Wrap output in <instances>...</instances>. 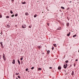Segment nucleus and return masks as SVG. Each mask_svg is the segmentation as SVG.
<instances>
[{"label":"nucleus","instance_id":"412c9836","mask_svg":"<svg viewBox=\"0 0 79 79\" xmlns=\"http://www.w3.org/2000/svg\"><path fill=\"white\" fill-rule=\"evenodd\" d=\"M38 69V70H40V71H41L42 70V69L41 68H39Z\"/></svg>","mask_w":79,"mask_h":79},{"label":"nucleus","instance_id":"dca6fc26","mask_svg":"<svg viewBox=\"0 0 79 79\" xmlns=\"http://www.w3.org/2000/svg\"><path fill=\"white\" fill-rule=\"evenodd\" d=\"M25 15H27H27H29V14H28V13L26 12L25 13Z\"/></svg>","mask_w":79,"mask_h":79},{"label":"nucleus","instance_id":"de8ad7c7","mask_svg":"<svg viewBox=\"0 0 79 79\" xmlns=\"http://www.w3.org/2000/svg\"><path fill=\"white\" fill-rule=\"evenodd\" d=\"M29 71H28V73H29Z\"/></svg>","mask_w":79,"mask_h":79},{"label":"nucleus","instance_id":"9d476101","mask_svg":"<svg viewBox=\"0 0 79 79\" xmlns=\"http://www.w3.org/2000/svg\"><path fill=\"white\" fill-rule=\"evenodd\" d=\"M61 29V27H59V28H57V30H60Z\"/></svg>","mask_w":79,"mask_h":79},{"label":"nucleus","instance_id":"ddd939ff","mask_svg":"<svg viewBox=\"0 0 79 79\" xmlns=\"http://www.w3.org/2000/svg\"><path fill=\"white\" fill-rule=\"evenodd\" d=\"M10 13H11V14H13V11H12V10H10Z\"/></svg>","mask_w":79,"mask_h":79},{"label":"nucleus","instance_id":"393cba45","mask_svg":"<svg viewBox=\"0 0 79 79\" xmlns=\"http://www.w3.org/2000/svg\"><path fill=\"white\" fill-rule=\"evenodd\" d=\"M18 14H16L15 15V16L16 17V16H18Z\"/></svg>","mask_w":79,"mask_h":79},{"label":"nucleus","instance_id":"7ed1b4c3","mask_svg":"<svg viewBox=\"0 0 79 79\" xmlns=\"http://www.w3.org/2000/svg\"><path fill=\"white\" fill-rule=\"evenodd\" d=\"M22 28H26V25H23L22 26Z\"/></svg>","mask_w":79,"mask_h":79},{"label":"nucleus","instance_id":"58836bf2","mask_svg":"<svg viewBox=\"0 0 79 79\" xmlns=\"http://www.w3.org/2000/svg\"><path fill=\"white\" fill-rule=\"evenodd\" d=\"M1 58H2V57H1V55H0V59H1Z\"/></svg>","mask_w":79,"mask_h":79},{"label":"nucleus","instance_id":"5701e85b","mask_svg":"<svg viewBox=\"0 0 79 79\" xmlns=\"http://www.w3.org/2000/svg\"><path fill=\"white\" fill-rule=\"evenodd\" d=\"M37 17V14H35L34 15V18H36Z\"/></svg>","mask_w":79,"mask_h":79},{"label":"nucleus","instance_id":"0eeeda50","mask_svg":"<svg viewBox=\"0 0 79 79\" xmlns=\"http://www.w3.org/2000/svg\"><path fill=\"white\" fill-rule=\"evenodd\" d=\"M12 63H13V64H15V59H14V60H13Z\"/></svg>","mask_w":79,"mask_h":79},{"label":"nucleus","instance_id":"9b49d317","mask_svg":"<svg viewBox=\"0 0 79 79\" xmlns=\"http://www.w3.org/2000/svg\"><path fill=\"white\" fill-rule=\"evenodd\" d=\"M67 24V26H68V27H69V23H68L67 24Z\"/></svg>","mask_w":79,"mask_h":79},{"label":"nucleus","instance_id":"4be33fe9","mask_svg":"<svg viewBox=\"0 0 79 79\" xmlns=\"http://www.w3.org/2000/svg\"><path fill=\"white\" fill-rule=\"evenodd\" d=\"M31 69H32H32H34V67H32L31 68Z\"/></svg>","mask_w":79,"mask_h":79},{"label":"nucleus","instance_id":"aec40b11","mask_svg":"<svg viewBox=\"0 0 79 79\" xmlns=\"http://www.w3.org/2000/svg\"><path fill=\"white\" fill-rule=\"evenodd\" d=\"M50 51L49 50L48 51H47L48 54H49V53H50Z\"/></svg>","mask_w":79,"mask_h":79},{"label":"nucleus","instance_id":"4468645a","mask_svg":"<svg viewBox=\"0 0 79 79\" xmlns=\"http://www.w3.org/2000/svg\"><path fill=\"white\" fill-rule=\"evenodd\" d=\"M53 45H54V46L55 47H57L56 44H53Z\"/></svg>","mask_w":79,"mask_h":79},{"label":"nucleus","instance_id":"a878e982","mask_svg":"<svg viewBox=\"0 0 79 79\" xmlns=\"http://www.w3.org/2000/svg\"><path fill=\"white\" fill-rule=\"evenodd\" d=\"M6 18H10V17L8 16H7L6 17Z\"/></svg>","mask_w":79,"mask_h":79},{"label":"nucleus","instance_id":"39448f33","mask_svg":"<svg viewBox=\"0 0 79 79\" xmlns=\"http://www.w3.org/2000/svg\"><path fill=\"white\" fill-rule=\"evenodd\" d=\"M58 70H60V69H61V66H59L58 68Z\"/></svg>","mask_w":79,"mask_h":79},{"label":"nucleus","instance_id":"bb28decb","mask_svg":"<svg viewBox=\"0 0 79 79\" xmlns=\"http://www.w3.org/2000/svg\"><path fill=\"white\" fill-rule=\"evenodd\" d=\"M28 69H29L28 68L26 69L25 71H28Z\"/></svg>","mask_w":79,"mask_h":79},{"label":"nucleus","instance_id":"20e7f679","mask_svg":"<svg viewBox=\"0 0 79 79\" xmlns=\"http://www.w3.org/2000/svg\"><path fill=\"white\" fill-rule=\"evenodd\" d=\"M0 44L1 45V47H2V48H4V46H3V44L2 43V42H1Z\"/></svg>","mask_w":79,"mask_h":79},{"label":"nucleus","instance_id":"b1692460","mask_svg":"<svg viewBox=\"0 0 79 79\" xmlns=\"http://www.w3.org/2000/svg\"><path fill=\"white\" fill-rule=\"evenodd\" d=\"M69 60H66L65 61V63H68V62H69Z\"/></svg>","mask_w":79,"mask_h":79},{"label":"nucleus","instance_id":"7c9ffc66","mask_svg":"<svg viewBox=\"0 0 79 79\" xmlns=\"http://www.w3.org/2000/svg\"><path fill=\"white\" fill-rule=\"evenodd\" d=\"M0 18H2V15H0Z\"/></svg>","mask_w":79,"mask_h":79},{"label":"nucleus","instance_id":"2f4dec72","mask_svg":"<svg viewBox=\"0 0 79 79\" xmlns=\"http://www.w3.org/2000/svg\"><path fill=\"white\" fill-rule=\"evenodd\" d=\"M52 50H53L54 49V47H52Z\"/></svg>","mask_w":79,"mask_h":79},{"label":"nucleus","instance_id":"f03ea898","mask_svg":"<svg viewBox=\"0 0 79 79\" xmlns=\"http://www.w3.org/2000/svg\"><path fill=\"white\" fill-rule=\"evenodd\" d=\"M68 66V64L66 63L64 65V69H66V68H67V67Z\"/></svg>","mask_w":79,"mask_h":79},{"label":"nucleus","instance_id":"a18cd8bd","mask_svg":"<svg viewBox=\"0 0 79 79\" xmlns=\"http://www.w3.org/2000/svg\"><path fill=\"white\" fill-rule=\"evenodd\" d=\"M16 79H18V77H16Z\"/></svg>","mask_w":79,"mask_h":79},{"label":"nucleus","instance_id":"4c0bfd02","mask_svg":"<svg viewBox=\"0 0 79 79\" xmlns=\"http://www.w3.org/2000/svg\"><path fill=\"white\" fill-rule=\"evenodd\" d=\"M1 35H2V34H3V32L2 31H1Z\"/></svg>","mask_w":79,"mask_h":79},{"label":"nucleus","instance_id":"8fccbe9b","mask_svg":"<svg viewBox=\"0 0 79 79\" xmlns=\"http://www.w3.org/2000/svg\"><path fill=\"white\" fill-rule=\"evenodd\" d=\"M43 54H44V53H43Z\"/></svg>","mask_w":79,"mask_h":79},{"label":"nucleus","instance_id":"ea45409f","mask_svg":"<svg viewBox=\"0 0 79 79\" xmlns=\"http://www.w3.org/2000/svg\"><path fill=\"white\" fill-rule=\"evenodd\" d=\"M47 24H48V26H49V23H48Z\"/></svg>","mask_w":79,"mask_h":79},{"label":"nucleus","instance_id":"cd10ccee","mask_svg":"<svg viewBox=\"0 0 79 79\" xmlns=\"http://www.w3.org/2000/svg\"><path fill=\"white\" fill-rule=\"evenodd\" d=\"M14 16H15V15H11V17H14Z\"/></svg>","mask_w":79,"mask_h":79},{"label":"nucleus","instance_id":"f8f14e48","mask_svg":"<svg viewBox=\"0 0 79 79\" xmlns=\"http://www.w3.org/2000/svg\"><path fill=\"white\" fill-rule=\"evenodd\" d=\"M22 3L24 5V4H26V2H22Z\"/></svg>","mask_w":79,"mask_h":79},{"label":"nucleus","instance_id":"c03bdc74","mask_svg":"<svg viewBox=\"0 0 79 79\" xmlns=\"http://www.w3.org/2000/svg\"><path fill=\"white\" fill-rule=\"evenodd\" d=\"M70 3H71V2H72V1H70Z\"/></svg>","mask_w":79,"mask_h":79},{"label":"nucleus","instance_id":"a211bd4d","mask_svg":"<svg viewBox=\"0 0 79 79\" xmlns=\"http://www.w3.org/2000/svg\"><path fill=\"white\" fill-rule=\"evenodd\" d=\"M10 26L9 25H7V27H10Z\"/></svg>","mask_w":79,"mask_h":79},{"label":"nucleus","instance_id":"2eb2a0df","mask_svg":"<svg viewBox=\"0 0 79 79\" xmlns=\"http://www.w3.org/2000/svg\"><path fill=\"white\" fill-rule=\"evenodd\" d=\"M61 9H63V10H64V7L61 6Z\"/></svg>","mask_w":79,"mask_h":79},{"label":"nucleus","instance_id":"423d86ee","mask_svg":"<svg viewBox=\"0 0 79 79\" xmlns=\"http://www.w3.org/2000/svg\"><path fill=\"white\" fill-rule=\"evenodd\" d=\"M18 62L19 63V65H20V64H21V63L20 62V61H19V59H18Z\"/></svg>","mask_w":79,"mask_h":79},{"label":"nucleus","instance_id":"37998d69","mask_svg":"<svg viewBox=\"0 0 79 79\" xmlns=\"http://www.w3.org/2000/svg\"><path fill=\"white\" fill-rule=\"evenodd\" d=\"M74 67H75V66H76V65H75V64H74Z\"/></svg>","mask_w":79,"mask_h":79},{"label":"nucleus","instance_id":"1a4fd4ad","mask_svg":"<svg viewBox=\"0 0 79 79\" xmlns=\"http://www.w3.org/2000/svg\"><path fill=\"white\" fill-rule=\"evenodd\" d=\"M70 34H71V32H69L68 34H67V35L68 37H69V35H70Z\"/></svg>","mask_w":79,"mask_h":79},{"label":"nucleus","instance_id":"f257e3e1","mask_svg":"<svg viewBox=\"0 0 79 79\" xmlns=\"http://www.w3.org/2000/svg\"><path fill=\"white\" fill-rule=\"evenodd\" d=\"M3 58L4 60V61H6V57H5V55L4 53H3Z\"/></svg>","mask_w":79,"mask_h":79},{"label":"nucleus","instance_id":"a19ab883","mask_svg":"<svg viewBox=\"0 0 79 79\" xmlns=\"http://www.w3.org/2000/svg\"><path fill=\"white\" fill-rule=\"evenodd\" d=\"M71 66H72V65H70V67H71Z\"/></svg>","mask_w":79,"mask_h":79},{"label":"nucleus","instance_id":"c756f323","mask_svg":"<svg viewBox=\"0 0 79 79\" xmlns=\"http://www.w3.org/2000/svg\"><path fill=\"white\" fill-rule=\"evenodd\" d=\"M38 48H41V47L40 46H39L38 47Z\"/></svg>","mask_w":79,"mask_h":79},{"label":"nucleus","instance_id":"c9c22d12","mask_svg":"<svg viewBox=\"0 0 79 79\" xmlns=\"http://www.w3.org/2000/svg\"><path fill=\"white\" fill-rule=\"evenodd\" d=\"M29 28H31V26H29Z\"/></svg>","mask_w":79,"mask_h":79},{"label":"nucleus","instance_id":"c85d7f7f","mask_svg":"<svg viewBox=\"0 0 79 79\" xmlns=\"http://www.w3.org/2000/svg\"><path fill=\"white\" fill-rule=\"evenodd\" d=\"M18 77L19 79H20V78H21V77H20L19 76H18Z\"/></svg>","mask_w":79,"mask_h":79},{"label":"nucleus","instance_id":"e433bc0d","mask_svg":"<svg viewBox=\"0 0 79 79\" xmlns=\"http://www.w3.org/2000/svg\"><path fill=\"white\" fill-rule=\"evenodd\" d=\"M49 69H52V67H49Z\"/></svg>","mask_w":79,"mask_h":79},{"label":"nucleus","instance_id":"f704fd0d","mask_svg":"<svg viewBox=\"0 0 79 79\" xmlns=\"http://www.w3.org/2000/svg\"><path fill=\"white\" fill-rule=\"evenodd\" d=\"M14 1H15V0H11L12 2H14Z\"/></svg>","mask_w":79,"mask_h":79},{"label":"nucleus","instance_id":"09e8293b","mask_svg":"<svg viewBox=\"0 0 79 79\" xmlns=\"http://www.w3.org/2000/svg\"><path fill=\"white\" fill-rule=\"evenodd\" d=\"M78 52H79V50H78Z\"/></svg>","mask_w":79,"mask_h":79},{"label":"nucleus","instance_id":"79ce46f5","mask_svg":"<svg viewBox=\"0 0 79 79\" xmlns=\"http://www.w3.org/2000/svg\"><path fill=\"white\" fill-rule=\"evenodd\" d=\"M1 33H0V36H1Z\"/></svg>","mask_w":79,"mask_h":79},{"label":"nucleus","instance_id":"473e14b6","mask_svg":"<svg viewBox=\"0 0 79 79\" xmlns=\"http://www.w3.org/2000/svg\"><path fill=\"white\" fill-rule=\"evenodd\" d=\"M78 61V59H76V60H75V61Z\"/></svg>","mask_w":79,"mask_h":79},{"label":"nucleus","instance_id":"6e6552de","mask_svg":"<svg viewBox=\"0 0 79 79\" xmlns=\"http://www.w3.org/2000/svg\"><path fill=\"white\" fill-rule=\"evenodd\" d=\"M71 74L72 76H74V71H72V72L71 73Z\"/></svg>","mask_w":79,"mask_h":79},{"label":"nucleus","instance_id":"49530a36","mask_svg":"<svg viewBox=\"0 0 79 79\" xmlns=\"http://www.w3.org/2000/svg\"><path fill=\"white\" fill-rule=\"evenodd\" d=\"M60 11H61V10H60Z\"/></svg>","mask_w":79,"mask_h":79},{"label":"nucleus","instance_id":"f3484780","mask_svg":"<svg viewBox=\"0 0 79 79\" xmlns=\"http://www.w3.org/2000/svg\"><path fill=\"white\" fill-rule=\"evenodd\" d=\"M23 56H22V57L20 58V60H23Z\"/></svg>","mask_w":79,"mask_h":79},{"label":"nucleus","instance_id":"72a5a7b5","mask_svg":"<svg viewBox=\"0 0 79 79\" xmlns=\"http://www.w3.org/2000/svg\"><path fill=\"white\" fill-rule=\"evenodd\" d=\"M19 74V73H15V75H18Z\"/></svg>","mask_w":79,"mask_h":79},{"label":"nucleus","instance_id":"6ab92c4d","mask_svg":"<svg viewBox=\"0 0 79 79\" xmlns=\"http://www.w3.org/2000/svg\"><path fill=\"white\" fill-rule=\"evenodd\" d=\"M76 35H77L75 34L73 36V37H76Z\"/></svg>","mask_w":79,"mask_h":79}]
</instances>
